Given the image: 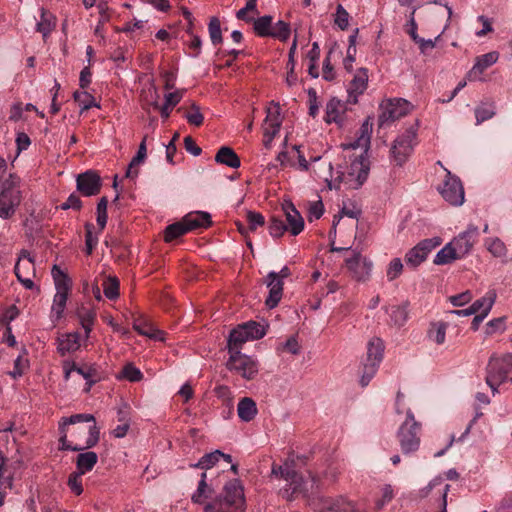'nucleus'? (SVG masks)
<instances>
[{
    "instance_id": "1",
    "label": "nucleus",
    "mask_w": 512,
    "mask_h": 512,
    "mask_svg": "<svg viewBox=\"0 0 512 512\" xmlns=\"http://www.w3.org/2000/svg\"><path fill=\"white\" fill-rule=\"evenodd\" d=\"M271 475L285 482L279 489V494L287 501H292L299 496L308 497L320 487L317 475L308 472L305 478L294 469L293 462L289 461H285L282 465L273 464Z\"/></svg>"
},
{
    "instance_id": "2",
    "label": "nucleus",
    "mask_w": 512,
    "mask_h": 512,
    "mask_svg": "<svg viewBox=\"0 0 512 512\" xmlns=\"http://www.w3.org/2000/svg\"><path fill=\"white\" fill-rule=\"evenodd\" d=\"M371 131L372 126L369 121L366 120L359 129L358 137L352 142L342 144L344 150L362 149V153L352 161L348 172L343 174V181L349 184L353 189L360 188L367 180L369 174V162L366 154L370 145Z\"/></svg>"
},
{
    "instance_id": "3",
    "label": "nucleus",
    "mask_w": 512,
    "mask_h": 512,
    "mask_svg": "<svg viewBox=\"0 0 512 512\" xmlns=\"http://www.w3.org/2000/svg\"><path fill=\"white\" fill-rule=\"evenodd\" d=\"M244 510V490L238 480L226 483L222 495L204 507V512H244Z\"/></svg>"
},
{
    "instance_id": "4",
    "label": "nucleus",
    "mask_w": 512,
    "mask_h": 512,
    "mask_svg": "<svg viewBox=\"0 0 512 512\" xmlns=\"http://www.w3.org/2000/svg\"><path fill=\"white\" fill-rule=\"evenodd\" d=\"M506 381L512 382V354L492 355L487 365L486 383L496 392Z\"/></svg>"
},
{
    "instance_id": "5",
    "label": "nucleus",
    "mask_w": 512,
    "mask_h": 512,
    "mask_svg": "<svg viewBox=\"0 0 512 512\" xmlns=\"http://www.w3.org/2000/svg\"><path fill=\"white\" fill-rule=\"evenodd\" d=\"M265 334L266 331L264 327L255 321L240 324L231 330L229 334L227 343L228 352H241L244 343L249 340L260 339Z\"/></svg>"
},
{
    "instance_id": "6",
    "label": "nucleus",
    "mask_w": 512,
    "mask_h": 512,
    "mask_svg": "<svg viewBox=\"0 0 512 512\" xmlns=\"http://www.w3.org/2000/svg\"><path fill=\"white\" fill-rule=\"evenodd\" d=\"M421 424L415 420L413 412L408 409L406 419L398 430V439L404 454L416 451L420 446Z\"/></svg>"
},
{
    "instance_id": "7",
    "label": "nucleus",
    "mask_w": 512,
    "mask_h": 512,
    "mask_svg": "<svg viewBox=\"0 0 512 512\" xmlns=\"http://www.w3.org/2000/svg\"><path fill=\"white\" fill-rule=\"evenodd\" d=\"M379 108L378 123L383 127L406 116L412 110V105L403 98H394L382 101Z\"/></svg>"
},
{
    "instance_id": "8",
    "label": "nucleus",
    "mask_w": 512,
    "mask_h": 512,
    "mask_svg": "<svg viewBox=\"0 0 512 512\" xmlns=\"http://www.w3.org/2000/svg\"><path fill=\"white\" fill-rule=\"evenodd\" d=\"M52 276L56 287L52 312L56 316V319H60L63 315L68 294L71 290V280L57 265H54L52 268Z\"/></svg>"
},
{
    "instance_id": "9",
    "label": "nucleus",
    "mask_w": 512,
    "mask_h": 512,
    "mask_svg": "<svg viewBox=\"0 0 512 512\" xmlns=\"http://www.w3.org/2000/svg\"><path fill=\"white\" fill-rule=\"evenodd\" d=\"M416 138L417 129L414 126H411L394 140L391 148V154L398 165H402L407 161L416 144Z\"/></svg>"
},
{
    "instance_id": "10",
    "label": "nucleus",
    "mask_w": 512,
    "mask_h": 512,
    "mask_svg": "<svg viewBox=\"0 0 512 512\" xmlns=\"http://www.w3.org/2000/svg\"><path fill=\"white\" fill-rule=\"evenodd\" d=\"M229 354L230 357L226 365L230 371L239 373L246 380H251L257 375L258 364L253 358L241 352Z\"/></svg>"
},
{
    "instance_id": "11",
    "label": "nucleus",
    "mask_w": 512,
    "mask_h": 512,
    "mask_svg": "<svg viewBox=\"0 0 512 512\" xmlns=\"http://www.w3.org/2000/svg\"><path fill=\"white\" fill-rule=\"evenodd\" d=\"M151 94V100H144L142 104L143 109L147 112H150V107L154 109H158L160 111L161 117L166 120L169 118L172 109L181 101L184 95L183 90H177L174 92H169L165 94V102L162 106L158 104V94L155 89L149 91Z\"/></svg>"
},
{
    "instance_id": "12",
    "label": "nucleus",
    "mask_w": 512,
    "mask_h": 512,
    "mask_svg": "<svg viewBox=\"0 0 512 512\" xmlns=\"http://www.w3.org/2000/svg\"><path fill=\"white\" fill-rule=\"evenodd\" d=\"M442 197L453 206H460L464 202V189L460 179L447 172L446 179L439 187Z\"/></svg>"
},
{
    "instance_id": "13",
    "label": "nucleus",
    "mask_w": 512,
    "mask_h": 512,
    "mask_svg": "<svg viewBox=\"0 0 512 512\" xmlns=\"http://www.w3.org/2000/svg\"><path fill=\"white\" fill-rule=\"evenodd\" d=\"M14 272L19 282H21L26 289H32L34 287L32 278L35 277V264L27 250H21Z\"/></svg>"
},
{
    "instance_id": "14",
    "label": "nucleus",
    "mask_w": 512,
    "mask_h": 512,
    "mask_svg": "<svg viewBox=\"0 0 512 512\" xmlns=\"http://www.w3.org/2000/svg\"><path fill=\"white\" fill-rule=\"evenodd\" d=\"M102 187L101 177L94 170H87L80 173L76 178V188L83 196L90 197L97 195Z\"/></svg>"
},
{
    "instance_id": "15",
    "label": "nucleus",
    "mask_w": 512,
    "mask_h": 512,
    "mask_svg": "<svg viewBox=\"0 0 512 512\" xmlns=\"http://www.w3.org/2000/svg\"><path fill=\"white\" fill-rule=\"evenodd\" d=\"M440 244L439 239H425L411 248L405 255L406 264L416 268L424 262L428 254Z\"/></svg>"
},
{
    "instance_id": "16",
    "label": "nucleus",
    "mask_w": 512,
    "mask_h": 512,
    "mask_svg": "<svg viewBox=\"0 0 512 512\" xmlns=\"http://www.w3.org/2000/svg\"><path fill=\"white\" fill-rule=\"evenodd\" d=\"M22 195L20 189H12L7 187L0 193V218L9 219L15 212L16 208L20 205Z\"/></svg>"
},
{
    "instance_id": "17",
    "label": "nucleus",
    "mask_w": 512,
    "mask_h": 512,
    "mask_svg": "<svg viewBox=\"0 0 512 512\" xmlns=\"http://www.w3.org/2000/svg\"><path fill=\"white\" fill-rule=\"evenodd\" d=\"M348 270L352 273L357 281H365L369 278L372 271V262L357 251H353V255L345 260Z\"/></svg>"
},
{
    "instance_id": "18",
    "label": "nucleus",
    "mask_w": 512,
    "mask_h": 512,
    "mask_svg": "<svg viewBox=\"0 0 512 512\" xmlns=\"http://www.w3.org/2000/svg\"><path fill=\"white\" fill-rule=\"evenodd\" d=\"M477 236L478 228L470 225L466 231L460 233L451 241L460 258L464 257L471 251L474 243L476 242Z\"/></svg>"
},
{
    "instance_id": "19",
    "label": "nucleus",
    "mask_w": 512,
    "mask_h": 512,
    "mask_svg": "<svg viewBox=\"0 0 512 512\" xmlns=\"http://www.w3.org/2000/svg\"><path fill=\"white\" fill-rule=\"evenodd\" d=\"M80 422L95 423V418L92 414H75V415H71L70 417L63 418L62 423L60 425L65 427L66 425L76 424V423H80ZM99 435H100L99 428L96 426V424H93L89 428V437L87 438V440L85 442V447H87V448L94 447L99 441Z\"/></svg>"
},
{
    "instance_id": "20",
    "label": "nucleus",
    "mask_w": 512,
    "mask_h": 512,
    "mask_svg": "<svg viewBox=\"0 0 512 512\" xmlns=\"http://www.w3.org/2000/svg\"><path fill=\"white\" fill-rule=\"evenodd\" d=\"M265 283L269 288V295L266 298L265 304L268 308H275L280 302L283 295V281L279 275L272 271L266 276Z\"/></svg>"
},
{
    "instance_id": "21",
    "label": "nucleus",
    "mask_w": 512,
    "mask_h": 512,
    "mask_svg": "<svg viewBox=\"0 0 512 512\" xmlns=\"http://www.w3.org/2000/svg\"><path fill=\"white\" fill-rule=\"evenodd\" d=\"M286 221L288 231L296 236L300 234L304 229V219L301 214L297 211L292 202H285L282 206Z\"/></svg>"
},
{
    "instance_id": "22",
    "label": "nucleus",
    "mask_w": 512,
    "mask_h": 512,
    "mask_svg": "<svg viewBox=\"0 0 512 512\" xmlns=\"http://www.w3.org/2000/svg\"><path fill=\"white\" fill-rule=\"evenodd\" d=\"M368 85V70L366 68H360L357 70L353 79L350 82L348 93L349 101L352 103L357 102V97L364 93Z\"/></svg>"
},
{
    "instance_id": "23",
    "label": "nucleus",
    "mask_w": 512,
    "mask_h": 512,
    "mask_svg": "<svg viewBox=\"0 0 512 512\" xmlns=\"http://www.w3.org/2000/svg\"><path fill=\"white\" fill-rule=\"evenodd\" d=\"M499 58V53L496 51H492L476 58V62L472 69L468 72L469 80H477L487 68L492 66L497 62Z\"/></svg>"
},
{
    "instance_id": "24",
    "label": "nucleus",
    "mask_w": 512,
    "mask_h": 512,
    "mask_svg": "<svg viewBox=\"0 0 512 512\" xmlns=\"http://www.w3.org/2000/svg\"><path fill=\"white\" fill-rule=\"evenodd\" d=\"M386 312L390 317V323L396 327L405 325L409 318V302L404 301L400 305H391L386 307Z\"/></svg>"
},
{
    "instance_id": "25",
    "label": "nucleus",
    "mask_w": 512,
    "mask_h": 512,
    "mask_svg": "<svg viewBox=\"0 0 512 512\" xmlns=\"http://www.w3.org/2000/svg\"><path fill=\"white\" fill-rule=\"evenodd\" d=\"M182 220L188 232L198 228H207L212 223L210 214L202 211L189 213Z\"/></svg>"
},
{
    "instance_id": "26",
    "label": "nucleus",
    "mask_w": 512,
    "mask_h": 512,
    "mask_svg": "<svg viewBox=\"0 0 512 512\" xmlns=\"http://www.w3.org/2000/svg\"><path fill=\"white\" fill-rule=\"evenodd\" d=\"M80 335L77 332L62 334L57 338V351L64 356L79 349Z\"/></svg>"
},
{
    "instance_id": "27",
    "label": "nucleus",
    "mask_w": 512,
    "mask_h": 512,
    "mask_svg": "<svg viewBox=\"0 0 512 512\" xmlns=\"http://www.w3.org/2000/svg\"><path fill=\"white\" fill-rule=\"evenodd\" d=\"M320 512H364L347 499L340 497L324 503Z\"/></svg>"
},
{
    "instance_id": "28",
    "label": "nucleus",
    "mask_w": 512,
    "mask_h": 512,
    "mask_svg": "<svg viewBox=\"0 0 512 512\" xmlns=\"http://www.w3.org/2000/svg\"><path fill=\"white\" fill-rule=\"evenodd\" d=\"M133 329L140 335L146 336L150 339L163 340V332L156 329L150 321L144 318H135L133 321Z\"/></svg>"
},
{
    "instance_id": "29",
    "label": "nucleus",
    "mask_w": 512,
    "mask_h": 512,
    "mask_svg": "<svg viewBox=\"0 0 512 512\" xmlns=\"http://www.w3.org/2000/svg\"><path fill=\"white\" fill-rule=\"evenodd\" d=\"M345 109V104L339 99H330L326 105L325 121L327 123H340L342 121V115L344 114Z\"/></svg>"
},
{
    "instance_id": "30",
    "label": "nucleus",
    "mask_w": 512,
    "mask_h": 512,
    "mask_svg": "<svg viewBox=\"0 0 512 512\" xmlns=\"http://www.w3.org/2000/svg\"><path fill=\"white\" fill-rule=\"evenodd\" d=\"M256 402L249 397L242 398L237 406L238 417L244 422H250L257 415Z\"/></svg>"
},
{
    "instance_id": "31",
    "label": "nucleus",
    "mask_w": 512,
    "mask_h": 512,
    "mask_svg": "<svg viewBox=\"0 0 512 512\" xmlns=\"http://www.w3.org/2000/svg\"><path fill=\"white\" fill-rule=\"evenodd\" d=\"M215 161L230 168H238L241 165V161L238 155L232 148L228 146H222L218 150L215 155Z\"/></svg>"
},
{
    "instance_id": "32",
    "label": "nucleus",
    "mask_w": 512,
    "mask_h": 512,
    "mask_svg": "<svg viewBox=\"0 0 512 512\" xmlns=\"http://www.w3.org/2000/svg\"><path fill=\"white\" fill-rule=\"evenodd\" d=\"M98 461V456L93 451L79 453L76 458V471L79 474H86L91 471Z\"/></svg>"
},
{
    "instance_id": "33",
    "label": "nucleus",
    "mask_w": 512,
    "mask_h": 512,
    "mask_svg": "<svg viewBox=\"0 0 512 512\" xmlns=\"http://www.w3.org/2000/svg\"><path fill=\"white\" fill-rule=\"evenodd\" d=\"M496 114L495 102L491 99L481 101L475 108L476 124L479 125L494 117Z\"/></svg>"
},
{
    "instance_id": "34",
    "label": "nucleus",
    "mask_w": 512,
    "mask_h": 512,
    "mask_svg": "<svg viewBox=\"0 0 512 512\" xmlns=\"http://www.w3.org/2000/svg\"><path fill=\"white\" fill-rule=\"evenodd\" d=\"M384 344L380 338H372L367 348V364H375L378 367L383 358Z\"/></svg>"
},
{
    "instance_id": "35",
    "label": "nucleus",
    "mask_w": 512,
    "mask_h": 512,
    "mask_svg": "<svg viewBox=\"0 0 512 512\" xmlns=\"http://www.w3.org/2000/svg\"><path fill=\"white\" fill-rule=\"evenodd\" d=\"M448 323L444 321L431 322L427 331V337L437 345H442L446 339Z\"/></svg>"
},
{
    "instance_id": "36",
    "label": "nucleus",
    "mask_w": 512,
    "mask_h": 512,
    "mask_svg": "<svg viewBox=\"0 0 512 512\" xmlns=\"http://www.w3.org/2000/svg\"><path fill=\"white\" fill-rule=\"evenodd\" d=\"M206 479L207 473L204 471L201 473V478L196 491L191 496V500L194 503L202 504L212 495L213 489L207 484Z\"/></svg>"
},
{
    "instance_id": "37",
    "label": "nucleus",
    "mask_w": 512,
    "mask_h": 512,
    "mask_svg": "<svg viewBox=\"0 0 512 512\" xmlns=\"http://www.w3.org/2000/svg\"><path fill=\"white\" fill-rule=\"evenodd\" d=\"M75 372H77L79 375H81L85 380L87 387L85 388V391H90L91 387L100 381L101 377L98 373L97 368L94 365L85 366V367H78L76 365V369H74Z\"/></svg>"
},
{
    "instance_id": "38",
    "label": "nucleus",
    "mask_w": 512,
    "mask_h": 512,
    "mask_svg": "<svg viewBox=\"0 0 512 512\" xmlns=\"http://www.w3.org/2000/svg\"><path fill=\"white\" fill-rule=\"evenodd\" d=\"M496 293L494 291H489L486 296L476 300L471 308L473 309L474 314L483 313L488 314L495 302Z\"/></svg>"
},
{
    "instance_id": "39",
    "label": "nucleus",
    "mask_w": 512,
    "mask_h": 512,
    "mask_svg": "<svg viewBox=\"0 0 512 512\" xmlns=\"http://www.w3.org/2000/svg\"><path fill=\"white\" fill-rule=\"evenodd\" d=\"M56 25V19L55 17L45 10L44 8L41 9V19L37 23V31L42 33L43 37H47L51 31L55 28Z\"/></svg>"
},
{
    "instance_id": "40",
    "label": "nucleus",
    "mask_w": 512,
    "mask_h": 512,
    "mask_svg": "<svg viewBox=\"0 0 512 512\" xmlns=\"http://www.w3.org/2000/svg\"><path fill=\"white\" fill-rule=\"evenodd\" d=\"M456 259H460V257L457 255L452 243L449 242L436 254L433 262L436 265H445Z\"/></svg>"
},
{
    "instance_id": "41",
    "label": "nucleus",
    "mask_w": 512,
    "mask_h": 512,
    "mask_svg": "<svg viewBox=\"0 0 512 512\" xmlns=\"http://www.w3.org/2000/svg\"><path fill=\"white\" fill-rule=\"evenodd\" d=\"M222 452L220 450H215L211 453H207L200 458L197 463L190 464L191 468H199L203 470H208L216 465V463L221 458Z\"/></svg>"
},
{
    "instance_id": "42",
    "label": "nucleus",
    "mask_w": 512,
    "mask_h": 512,
    "mask_svg": "<svg viewBox=\"0 0 512 512\" xmlns=\"http://www.w3.org/2000/svg\"><path fill=\"white\" fill-rule=\"evenodd\" d=\"M272 16L265 15L257 18L253 22V28L255 33L260 37H270V31L272 29Z\"/></svg>"
},
{
    "instance_id": "43",
    "label": "nucleus",
    "mask_w": 512,
    "mask_h": 512,
    "mask_svg": "<svg viewBox=\"0 0 512 512\" xmlns=\"http://www.w3.org/2000/svg\"><path fill=\"white\" fill-rule=\"evenodd\" d=\"M188 232L183 220L168 225L164 230L165 242H172Z\"/></svg>"
},
{
    "instance_id": "44",
    "label": "nucleus",
    "mask_w": 512,
    "mask_h": 512,
    "mask_svg": "<svg viewBox=\"0 0 512 512\" xmlns=\"http://www.w3.org/2000/svg\"><path fill=\"white\" fill-rule=\"evenodd\" d=\"M183 117L187 120L190 125L199 127L203 124L204 116L201 113L200 106L193 102L190 108L183 112Z\"/></svg>"
},
{
    "instance_id": "45",
    "label": "nucleus",
    "mask_w": 512,
    "mask_h": 512,
    "mask_svg": "<svg viewBox=\"0 0 512 512\" xmlns=\"http://www.w3.org/2000/svg\"><path fill=\"white\" fill-rule=\"evenodd\" d=\"M73 98L75 102H77L81 107V113L92 107H99V104L96 103L95 98L86 91H75Z\"/></svg>"
},
{
    "instance_id": "46",
    "label": "nucleus",
    "mask_w": 512,
    "mask_h": 512,
    "mask_svg": "<svg viewBox=\"0 0 512 512\" xmlns=\"http://www.w3.org/2000/svg\"><path fill=\"white\" fill-rule=\"evenodd\" d=\"M290 25L282 20L278 21L274 25L272 24V29L270 31V37L278 39L282 42H285L290 37Z\"/></svg>"
},
{
    "instance_id": "47",
    "label": "nucleus",
    "mask_w": 512,
    "mask_h": 512,
    "mask_svg": "<svg viewBox=\"0 0 512 512\" xmlns=\"http://www.w3.org/2000/svg\"><path fill=\"white\" fill-rule=\"evenodd\" d=\"M119 285V280L116 277H107L102 284L104 295L110 300L117 299L119 296Z\"/></svg>"
},
{
    "instance_id": "48",
    "label": "nucleus",
    "mask_w": 512,
    "mask_h": 512,
    "mask_svg": "<svg viewBox=\"0 0 512 512\" xmlns=\"http://www.w3.org/2000/svg\"><path fill=\"white\" fill-rule=\"evenodd\" d=\"M208 31L211 42L214 45L221 44L223 41L220 20L217 17H212L208 24Z\"/></svg>"
},
{
    "instance_id": "49",
    "label": "nucleus",
    "mask_w": 512,
    "mask_h": 512,
    "mask_svg": "<svg viewBox=\"0 0 512 512\" xmlns=\"http://www.w3.org/2000/svg\"><path fill=\"white\" fill-rule=\"evenodd\" d=\"M107 205H108V199L107 197L103 196L100 198L98 204H97V224L100 228V230H103L107 223Z\"/></svg>"
},
{
    "instance_id": "50",
    "label": "nucleus",
    "mask_w": 512,
    "mask_h": 512,
    "mask_svg": "<svg viewBox=\"0 0 512 512\" xmlns=\"http://www.w3.org/2000/svg\"><path fill=\"white\" fill-rule=\"evenodd\" d=\"M268 228L270 235L274 238L281 237L285 231H288V227L284 222L275 216L270 219Z\"/></svg>"
},
{
    "instance_id": "51",
    "label": "nucleus",
    "mask_w": 512,
    "mask_h": 512,
    "mask_svg": "<svg viewBox=\"0 0 512 512\" xmlns=\"http://www.w3.org/2000/svg\"><path fill=\"white\" fill-rule=\"evenodd\" d=\"M349 18V13L341 4H339L336 8V13L334 17L335 25H337L341 30H346L349 25Z\"/></svg>"
},
{
    "instance_id": "52",
    "label": "nucleus",
    "mask_w": 512,
    "mask_h": 512,
    "mask_svg": "<svg viewBox=\"0 0 512 512\" xmlns=\"http://www.w3.org/2000/svg\"><path fill=\"white\" fill-rule=\"evenodd\" d=\"M403 271V264L400 258H394L388 265L387 268V278L389 281H393L398 278Z\"/></svg>"
},
{
    "instance_id": "53",
    "label": "nucleus",
    "mask_w": 512,
    "mask_h": 512,
    "mask_svg": "<svg viewBox=\"0 0 512 512\" xmlns=\"http://www.w3.org/2000/svg\"><path fill=\"white\" fill-rule=\"evenodd\" d=\"M487 248L496 257L505 256L507 252L505 244L499 238L490 239Z\"/></svg>"
},
{
    "instance_id": "54",
    "label": "nucleus",
    "mask_w": 512,
    "mask_h": 512,
    "mask_svg": "<svg viewBox=\"0 0 512 512\" xmlns=\"http://www.w3.org/2000/svg\"><path fill=\"white\" fill-rule=\"evenodd\" d=\"M81 477L82 474L77 471L71 473L68 477L67 485L75 495H80L83 492Z\"/></svg>"
},
{
    "instance_id": "55",
    "label": "nucleus",
    "mask_w": 512,
    "mask_h": 512,
    "mask_svg": "<svg viewBox=\"0 0 512 512\" xmlns=\"http://www.w3.org/2000/svg\"><path fill=\"white\" fill-rule=\"evenodd\" d=\"M247 222L249 231H255L258 227L264 225L265 220L261 213L248 211L247 212Z\"/></svg>"
},
{
    "instance_id": "56",
    "label": "nucleus",
    "mask_w": 512,
    "mask_h": 512,
    "mask_svg": "<svg viewBox=\"0 0 512 512\" xmlns=\"http://www.w3.org/2000/svg\"><path fill=\"white\" fill-rule=\"evenodd\" d=\"M122 375L125 379L131 382H137L141 380L143 377L142 372L132 364L124 366L122 370Z\"/></svg>"
},
{
    "instance_id": "57",
    "label": "nucleus",
    "mask_w": 512,
    "mask_h": 512,
    "mask_svg": "<svg viewBox=\"0 0 512 512\" xmlns=\"http://www.w3.org/2000/svg\"><path fill=\"white\" fill-rule=\"evenodd\" d=\"M94 228L93 224L86 223L85 224V245H86V253L90 255L97 245V239L92 235V229Z\"/></svg>"
},
{
    "instance_id": "58",
    "label": "nucleus",
    "mask_w": 512,
    "mask_h": 512,
    "mask_svg": "<svg viewBox=\"0 0 512 512\" xmlns=\"http://www.w3.org/2000/svg\"><path fill=\"white\" fill-rule=\"evenodd\" d=\"M62 210L74 209L80 210L82 208V201L76 193H71L67 200L60 205Z\"/></svg>"
},
{
    "instance_id": "59",
    "label": "nucleus",
    "mask_w": 512,
    "mask_h": 512,
    "mask_svg": "<svg viewBox=\"0 0 512 512\" xmlns=\"http://www.w3.org/2000/svg\"><path fill=\"white\" fill-rule=\"evenodd\" d=\"M449 300L453 306L460 307L469 303L472 300V294L470 293V291H465L460 294L451 296Z\"/></svg>"
},
{
    "instance_id": "60",
    "label": "nucleus",
    "mask_w": 512,
    "mask_h": 512,
    "mask_svg": "<svg viewBox=\"0 0 512 512\" xmlns=\"http://www.w3.org/2000/svg\"><path fill=\"white\" fill-rule=\"evenodd\" d=\"M78 317L80 320V324L94 325L96 313L91 309L83 308L78 311Z\"/></svg>"
},
{
    "instance_id": "61",
    "label": "nucleus",
    "mask_w": 512,
    "mask_h": 512,
    "mask_svg": "<svg viewBox=\"0 0 512 512\" xmlns=\"http://www.w3.org/2000/svg\"><path fill=\"white\" fill-rule=\"evenodd\" d=\"M377 370V367H375V364H365L364 365V372L360 379V384L362 387H365L369 384L370 380L373 378Z\"/></svg>"
},
{
    "instance_id": "62",
    "label": "nucleus",
    "mask_w": 512,
    "mask_h": 512,
    "mask_svg": "<svg viewBox=\"0 0 512 512\" xmlns=\"http://www.w3.org/2000/svg\"><path fill=\"white\" fill-rule=\"evenodd\" d=\"M308 98H309V115L313 118L316 117L319 110V104L317 100V93L313 88L308 90Z\"/></svg>"
},
{
    "instance_id": "63",
    "label": "nucleus",
    "mask_w": 512,
    "mask_h": 512,
    "mask_svg": "<svg viewBox=\"0 0 512 512\" xmlns=\"http://www.w3.org/2000/svg\"><path fill=\"white\" fill-rule=\"evenodd\" d=\"M179 133L176 132L171 141L165 145L166 149V159L170 164H174L173 157L176 154L177 148H176V141L179 139Z\"/></svg>"
},
{
    "instance_id": "64",
    "label": "nucleus",
    "mask_w": 512,
    "mask_h": 512,
    "mask_svg": "<svg viewBox=\"0 0 512 512\" xmlns=\"http://www.w3.org/2000/svg\"><path fill=\"white\" fill-rule=\"evenodd\" d=\"M324 213V206L321 200L314 202L310 205L309 208V221H312V219H319Z\"/></svg>"
}]
</instances>
